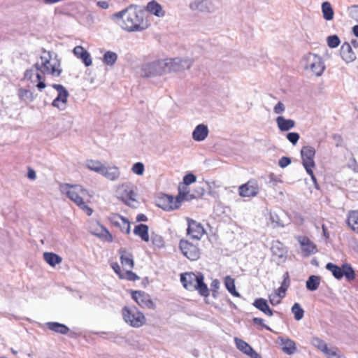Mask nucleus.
<instances>
[{
  "instance_id": "obj_1",
  "label": "nucleus",
  "mask_w": 358,
  "mask_h": 358,
  "mask_svg": "<svg viewBox=\"0 0 358 358\" xmlns=\"http://www.w3.org/2000/svg\"><path fill=\"white\" fill-rule=\"evenodd\" d=\"M61 61L57 55L51 52L44 51L32 69L27 70L24 73V78L36 84L39 90L46 87L45 83V75H50L52 77H58L61 75Z\"/></svg>"
},
{
  "instance_id": "obj_2",
  "label": "nucleus",
  "mask_w": 358,
  "mask_h": 358,
  "mask_svg": "<svg viewBox=\"0 0 358 358\" xmlns=\"http://www.w3.org/2000/svg\"><path fill=\"white\" fill-rule=\"evenodd\" d=\"M115 15L122 18L120 26L128 31H143L150 26L148 20L144 18L142 11L127 8Z\"/></svg>"
},
{
  "instance_id": "obj_3",
  "label": "nucleus",
  "mask_w": 358,
  "mask_h": 358,
  "mask_svg": "<svg viewBox=\"0 0 358 358\" xmlns=\"http://www.w3.org/2000/svg\"><path fill=\"white\" fill-rule=\"evenodd\" d=\"M63 191L67 197L82 209L87 215H91L93 209L87 206L90 202L92 196L89 192L78 185L64 184L62 186Z\"/></svg>"
},
{
  "instance_id": "obj_4",
  "label": "nucleus",
  "mask_w": 358,
  "mask_h": 358,
  "mask_svg": "<svg viewBox=\"0 0 358 358\" xmlns=\"http://www.w3.org/2000/svg\"><path fill=\"white\" fill-rule=\"evenodd\" d=\"M180 282L188 291H197L203 296H209V289L204 282L203 275L201 273L186 272L180 274Z\"/></svg>"
},
{
  "instance_id": "obj_5",
  "label": "nucleus",
  "mask_w": 358,
  "mask_h": 358,
  "mask_svg": "<svg viewBox=\"0 0 358 358\" xmlns=\"http://www.w3.org/2000/svg\"><path fill=\"white\" fill-rule=\"evenodd\" d=\"M173 63H176V59L157 61L144 64L141 69L140 75L141 77L148 78L150 76L162 75L172 71H176L178 69L173 66Z\"/></svg>"
},
{
  "instance_id": "obj_6",
  "label": "nucleus",
  "mask_w": 358,
  "mask_h": 358,
  "mask_svg": "<svg viewBox=\"0 0 358 358\" xmlns=\"http://www.w3.org/2000/svg\"><path fill=\"white\" fill-rule=\"evenodd\" d=\"M136 187L131 182H124L115 187L117 198L128 206L136 208L137 200Z\"/></svg>"
},
{
  "instance_id": "obj_7",
  "label": "nucleus",
  "mask_w": 358,
  "mask_h": 358,
  "mask_svg": "<svg viewBox=\"0 0 358 358\" xmlns=\"http://www.w3.org/2000/svg\"><path fill=\"white\" fill-rule=\"evenodd\" d=\"M122 315L124 321L129 326L139 328L143 326L146 319L143 313L136 307L124 306L122 309Z\"/></svg>"
},
{
  "instance_id": "obj_8",
  "label": "nucleus",
  "mask_w": 358,
  "mask_h": 358,
  "mask_svg": "<svg viewBox=\"0 0 358 358\" xmlns=\"http://www.w3.org/2000/svg\"><path fill=\"white\" fill-rule=\"evenodd\" d=\"M301 155L303 161V165L306 172L311 177L313 182L316 183L317 179L313 173V169L315 166V163L314 161L315 155V148L309 145L303 146L301 150Z\"/></svg>"
},
{
  "instance_id": "obj_9",
  "label": "nucleus",
  "mask_w": 358,
  "mask_h": 358,
  "mask_svg": "<svg viewBox=\"0 0 358 358\" xmlns=\"http://www.w3.org/2000/svg\"><path fill=\"white\" fill-rule=\"evenodd\" d=\"M326 268L329 271L337 280H341L343 276H345L348 281H352L356 277L354 269L348 264H344L341 267H340L331 262H329L327 264Z\"/></svg>"
},
{
  "instance_id": "obj_10",
  "label": "nucleus",
  "mask_w": 358,
  "mask_h": 358,
  "mask_svg": "<svg viewBox=\"0 0 358 358\" xmlns=\"http://www.w3.org/2000/svg\"><path fill=\"white\" fill-rule=\"evenodd\" d=\"M303 61L306 69L310 70L313 74L316 76L322 75L324 70V66L320 57L313 53H308L304 57Z\"/></svg>"
},
{
  "instance_id": "obj_11",
  "label": "nucleus",
  "mask_w": 358,
  "mask_h": 358,
  "mask_svg": "<svg viewBox=\"0 0 358 358\" xmlns=\"http://www.w3.org/2000/svg\"><path fill=\"white\" fill-rule=\"evenodd\" d=\"M179 248L182 255L190 261H196L201 257V250L195 245L186 239H181L179 242Z\"/></svg>"
},
{
  "instance_id": "obj_12",
  "label": "nucleus",
  "mask_w": 358,
  "mask_h": 358,
  "mask_svg": "<svg viewBox=\"0 0 358 358\" xmlns=\"http://www.w3.org/2000/svg\"><path fill=\"white\" fill-rule=\"evenodd\" d=\"M186 221L187 224V235L192 239L201 240L206 234L202 224L189 217H186Z\"/></svg>"
},
{
  "instance_id": "obj_13",
  "label": "nucleus",
  "mask_w": 358,
  "mask_h": 358,
  "mask_svg": "<svg viewBox=\"0 0 358 358\" xmlns=\"http://www.w3.org/2000/svg\"><path fill=\"white\" fill-rule=\"evenodd\" d=\"M259 192V186L255 179H250L238 187V194L241 197H255Z\"/></svg>"
},
{
  "instance_id": "obj_14",
  "label": "nucleus",
  "mask_w": 358,
  "mask_h": 358,
  "mask_svg": "<svg viewBox=\"0 0 358 358\" xmlns=\"http://www.w3.org/2000/svg\"><path fill=\"white\" fill-rule=\"evenodd\" d=\"M131 298L143 308L154 309L155 306L150 296L141 290L131 292Z\"/></svg>"
},
{
  "instance_id": "obj_15",
  "label": "nucleus",
  "mask_w": 358,
  "mask_h": 358,
  "mask_svg": "<svg viewBox=\"0 0 358 358\" xmlns=\"http://www.w3.org/2000/svg\"><path fill=\"white\" fill-rule=\"evenodd\" d=\"M157 205L164 210L170 211L179 208L180 201L172 196L163 194L157 200Z\"/></svg>"
},
{
  "instance_id": "obj_16",
  "label": "nucleus",
  "mask_w": 358,
  "mask_h": 358,
  "mask_svg": "<svg viewBox=\"0 0 358 358\" xmlns=\"http://www.w3.org/2000/svg\"><path fill=\"white\" fill-rule=\"evenodd\" d=\"M90 229L91 234L101 238L104 241L111 243L113 240V236L109 231L98 222L92 223Z\"/></svg>"
},
{
  "instance_id": "obj_17",
  "label": "nucleus",
  "mask_w": 358,
  "mask_h": 358,
  "mask_svg": "<svg viewBox=\"0 0 358 358\" xmlns=\"http://www.w3.org/2000/svg\"><path fill=\"white\" fill-rule=\"evenodd\" d=\"M109 220L113 226L119 228L122 233L130 234V222L127 218L118 214H114L109 218Z\"/></svg>"
},
{
  "instance_id": "obj_18",
  "label": "nucleus",
  "mask_w": 358,
  "mask_h": 358,
  "mask_svg": "<svg viewBox=\"0 0 358 358\" xmlns=\"http://www.w3.org/2000/svg\"><path fill=\"white\" fill-rule=\"evenodd\" d=\"M297 241L300 243L301 250L305 256L317 252V245L307 236H300L297 237Z\"/></svg>"
},
{
  "instance_id": "obj_19",
  "label": "nucleus",
  "mask_w": 358,
  "mask_h": 358,
  "mask_svg": "<svg viewBox=\"0 0 358 358\" xmlns=\"http://www.w3.org/2000/svg\"><path fill=\"white\" fill-rule=\"evenodd\" d=\"M52 87L58 92L57 96L53 100L52 106L60 108L66 103L69 93L64 86L59 84H53Z\"/></svg>"
},
{
  "instance_id": "obj_20",
  "label": "nucleus",
  "mask_w": 358,
  "mask_h": 358,
  "mask_svg": "<svg viewBox=\"0 0 358 358\" xmlns=\"http://www.w3.org/2000/svg\"><path fill=\"white\" fill-rule=\"evenodd\" d=\"M234 342L236 348L243 353L247 355L251 358H262L261 355L255 352L253 348L245 341L235 338Z\"/></svg>"
},
{
  "instance_id": "obj_21",
  "label": "nucleus",
  "mask_w": 358,
  "mask_h": 358,
  "mask_svg": "<svg viewBox=\"0 0 358 358\" xmlns=\"http://www.w3.org/2000/svg\"><path fill=\"white\" fill-rule=\"evenodd\" d=\"M345 224L352 232L358 235V209L351 210L348 212Z\"/></svg>"
},
{
  "instance_id": "obj_22",
  "label": "nucleus",
  "mask_w": 358,
  "mask_h": 358,
  "mask_svg": "<svg viewBox=\"0 0 358 358\" xmlns=\"http://www.w3.org/2000/svg\"><path fill=\"white\" fill-rule=\"evenodd\" d=\"M118 253L122 266L126 269H132L134 266L133 255L125 248H120Z\"/></svg>"
},
{
  "instance_id": "obj_23",
  "label": "nucleus",
  "mask_w": 358,
  "mask_h": 358,
  "mask_svg": "<svg viewBox=\"0 0 358 358\" xmlns=\"http://www.w3.org/2000/svg\"><path fill=\"white\" fill-rule=\"evenodd\" d=\"M73 54L81 59L86 66L92 64V61L90 53L81 45H77L73 48Z\"/></svg>"
},
{
  "instance_id": "obj_24",
  "label": "nucleus",
  "mask_w": 358,
  "mask_h": 358,
  "mask_svg": "<svg viewBox=\"0 0 358 358\" xmlns=\"http://www.w3.org/2000/svg\"><path fill=\"white\" fill-rule=\"evenodd\" d=\"M340 54L342 59L348 63L351 62L356 59V55L354 53L351 45L348 43H344L341 45Z\"/></svg>"
},
{
  "instance_id": "obj_25",
  "label": "nucleus",
  "mask_w": 358,
  "mask_h": 358,
  "mask_svg": "<svg viewBox=\"0 0 358 358\" xmlns=\"http://www.w3.org/2000/svg\"><path fill=\"white\" fill-rule=\"evenodd\" d=\"M146 10L159 17H162L165 15V11L162 6L155 0L151 1L147 4Z\"/></svg>"
},
{
  "instance_id": "obj_26",
  "label": "nucleus",
  "mask_w": 358,
  "mask_h": 358,
  "mask_svg": "<svg viewBox=\"0 0 358 358\" xmlns=\"http://www.w3.org/2000/svg\"><path fill=\"white\" fill-rule=\"evenodd\" d=\"M208 132L206 125L203 124H199L192 133V138L196 141H203L208 136Z\"/></svg>"
},
{
  "instance_id": "obj_27",
  "label": "nucleus",
  "mask_w": 358,
  "mask_h": 358,
  "mask_svg": "<svg viewBox=\"0 0 358 358\" xmlns=\"http://www.w3.org/2000/svg\"><path fill=\"white\" fill-rule=\"evenodd\" d=\"M103 170L100 174L103 175L105 178L110 180H115L118 179L120 172L116 166H104Z\"/></svg>"
},
{
  "instance_id": "obj_28",
  "label": "nucleus",
  "mask_w": 358,
  "mask_h": 358,
  "mask_svg": "<svg viewBox=\"0 0 358 358\" xmlns=\"http://www.w3.org/2000/svg\"><path fill=\"white\" fill-rule=\"evenodd\" d=\"M281 346L282 351L289 355L294 354L296 351V343L289 338H282Z\"/></svg>"
},
{
  "instance_id": "obj_29",
  "label": "nucleus",
  "mask_w": 358,
  "mask_h": 358,
  "mask_svg": "<svg viewBox=\"0 0 358 358\" xmlns=\"http://www.w3.org/2000/svg\"><path fill=\"white\" fill-rule=\"evenodd\" d=\"M276 122L279 129L282 131H288L295 126V122L293 120L285 119L282 116L278 117Z\"/></svg>"
},
{
  "instance_id": "obj_30",
  "label": "nucleus",
  "mask_w": 358,
  "mask_h": 358,
  "mask_svg": "<svg viewBox=\"0 0 358 358\" xmlns=\"http://www.w3.org/2000/svg\"><path fill=\"white\" fill-rule=\"evenodd\" d=\"M46 327L51 331L61 334H67L70 329L69 328L64 324H61L56 322H50L46 323Z\"/></svg>"
},
{
  "instance_id": "obj_31",
  "label": "nucleus",
  "mask_w": 358,
  "mask_h": 358,
  "mask_svg": "<svg viewBox=\"0 0 358 358\" xmlns=\"http://www.w3.org/2000/svg\"><path fill=\"white\" fill-rule=\"evenodd\" d=\"M253 305L268 316H272L273 314L272 310L268 306L266 300L264 299L259 298L256 299Z\"/></svg>"
},
{
  "instance_id": "obj_32",
  "label": "nucleus",
  "mask_w": 358,
  "mask_h": 358,
  "mask_svg": "<svg viewBox=\"0 0 358 358\" xmlns=\"http://www.w3.org/2000/svg\"><path fill=\"white\" fill-rule=\"evenodd\" d=\"M134 233L141 237L145 241L148 242L150 237L148 234V227L144 224H140L134 227Z\"/></svg>"
},
{
  "instance_id": "obj_33",
  "label": "nucleus",
  "mask_w": 358,
  "mask_h": 358,
  "mask_svg": "<svg viewBox=\"0 0 358 358\" xmlns=\"http://www.w3.org/2000/svg\"><path fill=\"white\" fill-rule=\"evenodd\" d=\"M210 3L208 0H199L192 2L190 4V8L193 10L201 12L209 11Z\"/></svg>"
},
{
  "instance_id": "obj_34",
  "label": "nucleus",
  "mask_w": 358,
  "mask_h": 358,
  "mask_svg": "<svg viewBox=\"0 0 358 358\" xmlns=\"http://www.w3.org/2000/svg\"><path fill=\"white\" fill-rule=\"evenodd\" d=\"M43 259L51 266H55L62 261V258L58 255L48 252L43 253Z\"/></svg>"
},
{
  "instance_id": "obj_35",
  "label": "nucleus",
  "mask_w": 358,
  "mask_h": 358,
  "mask_svg": "<svg viewBox=\"0 0 358 358\" xmlns=\"http://www.w3.org/2000/svg\"><path fill=\"white\" fill-rule=\"evenodd\" d=\"M224 285L229 292L234 296L240 297V294L236 291L235 286V280L230 275H227L224 278Z\"/></svg>"
},
{
  "instance_id": "obj_36",
  "label": "nucleus",
  "mask_w": 358,
  "mask_h": 358,
  "mask_svg": "<svg viewBox=\"0 0 358 358\" xmlns=\"http://www.w3.org/2000/svg\"><path fill=\"white\" fill-rule=\"evenodd\" d=\"M323 17L326 20H331L334 18V10L329 2L325 1L322 4Z\"/></svg>"
},
{
  "instance_id": "obj_37",
  "label": "nucleus",
  "mask_w": 358,
  "mask_h": 358,
  "mask_svg": "<svg viewBox=\"0 0 358 358\" xmlns=\"http://www.w3.org/2000/svg\"><path fill=\"white\" fill-rule=\"evenodd\" d=\"M86 166L88 169L101 173L103 170L104 165L98 160H87L86 162Z\"/></svg>"
},
{
  "instance_id": "obj_38",
  "label": "nucleus",
  "mask_w": 358,
  "mask_h": 358,
  "mask_svg": "<svg viewBox=\"0 0 358 358\" xmlns=\"http://www.w3.org/2000/svg\"><path fill=\"white\" fill-rule=\"evenodd\" d=\"M320 285V278L316 275H311L306 281V287L310 291L316 290Z\"/></svg>"
},
{
  "instance_id": "obj_39",
  "label": "nucleus",
  "mask_w": 358,
  "mask_h": 358,
  "mask_svg": "<svg viewBox=\"0 0 358 358\" xmlns=\"http://www.w3.org/2000/svg\"><path fill=\"white\" fill-rule=\"evenodd\" d=\"M117 55L115 52L107 51L103 58V62L105 64L113 66L117 61Z\"/></svg>"
},
{
  "instance_id": "obj_40",
  "label": "nucleus",
  "mask_w": 358,
  "mask_h": 358,
  "mask_svg": "<svg viewBox=\"0 0 358 358\" xmlns=\"http://www.w3.org/2000/svg\"><path fill=\"white\" fill-rule=\"evenodd\" d=\"M311 343L313 346H315V348H317L318 350L323 352H327L328 350L327 343L323 340L318 337L313 338Z\"/></svg>"
},
{
  "instance_id": "obj_41",
  "label": "nucleus",
  "mask_w": 358,
  "mask_h": 358,
  "mask_svg": "<svg viewBox=\"0 0 358 358\" xmlns=\"http://www.w3.org/2000/svg\"><path fill=\"white\" fill-rule=\"evenodd\" d=\"M292 312L294 315V319L297 321L301 320L303 317L304 310L298 303H295L293 305L292 307Z\"/></svg>"
},
{
  "instance_id": "obj_42",
  "label": "nucleus",
  "mask_w": 358,
  "mask_h": 358,
  "mask_svg": "<svg viewBox=\"0 0 358 358\" xmlns=\"http://www.w3.org/2000/svg\"><path fill=\"white\" fill-rule=\"evenodd\" d=\"M271 252L273 255L277 256L280 259L286 257V251L283 248H280L278 245H273L271 247Z\"/></svg>"
},
{
  "instance_id": "obj_43",
  "label": "nucleus",
  "mask_w": 358,
  "mask_h": 358,
  "mask_svg": "<svg viewBox=\"0 0 358 358\" xmlns=\"http://www.w3.org/2000/svg\"><path fill=\"white\" fill-rule=\"evenodd\" d=\"M120 279H126L129 281H136L139 279V277L130 270L122 272Z\"/></svg>"
},
{
  "instance_id": "obj_44",
  "label": "nucleus",
  "mask_w": 358,
  "mask_h": 358,
  "mask_svg": "<svg viewBox=\"0 0 358 358\" xmlns=\"http://www.w3.org/2000/svg\"><path fill=\"white\" fill-rule=\"evenodd\" d=\"M151 241L152 245L158 248H162L164 245L163 238L159 235H152L151 237Z\"/></svg>"
},
{
  "instance_id": "obj_45",
  "label": "nucleus",
  "mask_w": 358,
  "mask_h": 358,
  "mask_svg": "<svg viewBox=\"0 0 358 358\" xmlns=\"http://www.w3.org/2000/svg\"><path fill=\"white\" fill-rule=\"evenodd\" d=\"M328 46L331 48H335L340 44V39L336 35H332L327 38Z\"/></svg>"
},
{
  "instance_id": "obj_46",
  "label": "nucleus",
  "mask_w": 358,
  "mask_h": 358,
  "mask_svg": "<svg viewBox=\"0 0 358 358\" xmlns=\"http://www.w3.org/2000/svg\"><path fill=\"white\" fill-rule=\"evenodd\" d=\"M290 286V278L288 272H286L283 275V280L281 282L280 285V289L283 290L284 292H287L289 287Z\"/></svg>"
},
{
  "instance_id": "obj_47",
  "label": "nucleus",
  "mask_w": 358,
  "mask_h": 358,
  "mask_svg": "<svg viewBox=\"0 0 358 358\" xmlns=\"http://www.w3.org/2000/svg\"><path fill=\"white\" fill-rule=\"evenodd\" d=\"M132 171L137 175H142L144 172V165L141 162L135 163L132 168Z\"/></svg>"
},
{
  "instance_id": "obj_48",
  "label": "nucleus",
  "mask_w": 358,
  "mask_h": 358,
  "mask_svg": "<svg viewBox=\"0 0 358 358\" xmlns=\"http://www.w3.org/2000/svg\"><path fill=\"white\" fill-rule=\"evenodd\" d=\"M300 136L296 132H290L287 134V138L290 141L293 145H296L298 142Z\"/></svg>"
},
{
  "instance_id": "obj_49",
  "label": "nucleus",
  "mask_w": 358,
  "mask_h": 358,
  "mask_svg": "<svg viewBox=\"0 0 358 358\" xmlns=\"http://www.w3.org/2000/svg\"><path fill=\"white\" fill-rule=\"evenodd\" d=\"M196 176L192 173H188L183 178V182L185 185H190L196 181Z\"/></svg>"
},
{
  "instance_id": "obj_50",
  "label": "nucleus",
  "mask_w": 358,
  "mask_h": 358,
  "mask_svg": "<svg viewBox=\"0 0 358 358\" xmlns=\"http://www.w3.org/2000/svg\"><path fill=\"white\" fill-rule=\"evenodd\" d=\"M291 163V159L287 157H282L280 159L278 164L281 168L287 166Z\"/></svg>"
},
{
  "instance_id": "obj_51",
  "label": "nucleus",
  "mask_w": 358,
  "mask_h": 358,
  "mask_svg": "<svg viewBox=\"0 0 358 358\" xmlns=\"http://www.w3.org/2000/svg\"><path fill=\"white\" fill-rule=\"evenodd\" d=\"M269 301L273 306H275L280 303L281 299H279L275 294H273L269 296Z\"/></svg>"
},
{
  "instance_id": "obj_52",
  "label": "nucleus",
  "mask_w": 358,
  "mask_h": 358,
  "mask_svg": "<svg viewBox=\"0 0 358 358\" xmlns=\"http://www.w3.org/2000/svg\"><path fill=\"white\" fill-rule=\"evenodd\" d=\"M276 114H280L285 111V106L282 102H278L273 108Z\"/></svg>"
},
{
  "instance_id": "obj_53",
  "label": "nucleus",
  "mask_w": 358,
  "mask_h": 358,
  "mask_svg": "<svg viewBox=\"0 0 358 358\" xmlns=\"http://www.w3.org/2000/svg\"><path fill=\"white\" fill-rule=\"evenodd\" d=\"M111 267L113 269V271H115V273L118 275V277L120 278V276L122 273V271L121 268H120V265L118 264V263H117V262L112 263Z\"/></svg>"
},
{
  "instance_id": "obj_54",
  "label": "nucleus",
  "mask_w": 358,
  "mask_h": 358,
  "mask_svg": "<svg viewBox=\"0 0 358 358\" xmlns=\"http://www.w3.org/2000/svg\"><path fill=\"white\" fill-rule=\"evenodd\" d=\"M328 358H339V355L336 350L328 348L327 352H324Z\"/></svg>"
},
{
  "instance_id": "obj_55",
  "label": "nucleus",
  "mask_w": 358,
  "mask_h": 358,
  "mask_svg": "<svg viewBox=\"0 0 358 358\" xmlns=\"http://www.w3.org/2000/svg\"><path fill=\"white\" fill-rule=\"evenodd\" d=\"M253 322L255 324H259L262 326L264 328H265L267 330H271L270 327H268L267 325H266L264 323V320L262 318L255 317L253 319Z\"/></svg>"
},
{
  "instance_id": "obj_56",
  "label": "nucleus",
  "mask_w": 358,
  "mask_h": 358,
  "mask_svg": "<svg viewBox=\"0 0 358 358\" xmlns=\"http://www.w3.org/2000/svg\"><path fill=\"white\" fill-rule=\"evenodd\" d=\"M27 177L30 180H35L36 179V172L34 171V169H32L31 168H29L28 173H27Z\"/></svg>"
},
{
  "instance_id": "obj_57",
  "label": "nucleus",
  "mask_w": 358,
  "mask_h": 358,
  "mask_svg": "<svg viewBox=\"0 0 358 358\" xmlns=\"http://www.w3.org/2000/svg\"><path fill=\"white\" fill-rule=\"evenodd\" d=\"M277 296H278V298L279 299H282L286 295V292H284L283 290L280 289V287L278 288L275 291V293Z\"/></svg>"
},
{
  "instance_id": "obj_58",
  "label": "nucleus",
  "mask_w": 358,
  "mask_h": 358,
  "mask_svg": "<svg viewBox=\"0 0 358 358\" xmlns=\"http://www.w3.org/2000/svg\"><path fill=\"white\" fill-rule=\"evenodd\" d=\"M97 5L103 8V9H107L109 6L108 5V3L107 1H98L97 2Z\"/></svg>"
},
{
  "instance_id": "obj_59",
  "label": "nucleus",
  "mask_w": 358,
  "mask_h": 358,
  "mask_svg": "<svg viewBox=\"0 0 358 358\" xmlns=\"http://www.w3.org/2000/svg\"><path fill=\"white\" fill-rule=\"evenodd\" d=\"M323 234L325 236V238H329V233L328 231L327 227L325 224H322V226Z\"/></svg>"
},
{
  "instance_id": "obj_60",
  "label": "nucleus",
  "mask_w": 358,
  "mask_h": 358,
  "mask_svg": "<svg viewBox=\"0 0 358 358\" xmlns=\"http://www.w3.org/2000/svg\"><path fill=\"white\" fill-rule=\"evenodd\" d=\"M136 220H137V221L145 222V221H147L148 218H147V217L145 215L139 214V215H137Z\"/></svg>"
},
{
  "instance_id": "obj_61",
  "label": "nucleus",
  "mask_w": 358,
  "mask_h": 358,
  "mask_svg": "<svg viewBox=\"0 0 358 358\" xmlns=\"http://www.w3.org/2000/svg\"><path fill=\"white\" fill-rule=\"evenodd\" d=\"M27 94H30V92L29 90H20L19 95H20V97H22V96L27 95Z\"/></svg>"
},
{
  "instance_id": "obj_62",
  "label": "nucleus",
  "mask_w": 358,
  "mask_h": 358,
  "mask_svg": "<svg viewBox=\"0 0 358 358\" xmlns=\"http://www.w3.org/2000/svg\"><path fill=\"white\" fill-rule=\"evenodd\" d=\"M353 34L358 37V25H355L352 28Z\"/></svg>"
},
{
  "instance_id": "obj_63",
  "label": "nucleus",
  "mask_w": 358,
  "mask_h": 358,
  "mask_svg": "<svg viewBox=\"0 0 358 358\" xmlns=\"http://www.w3.org/2000/svg\"><path fill=\"white\" fill-rule=\"evenodd\" d=\"M175 59H176V63L175 64L173 63V66L178 69L177 71H179L180 70V67L178 66V62H181V60H179L177 58H176Z\"/></svg>"
},
{
  "instance_id": "obj_64",
  "label": "nucleus",
  "mask_w": 358,
  "mask_h": 358,
  "mask_svg": "<svg viewBox=\"0 0 358 358\" xmlns=\"http://www.w3.org/2000/svg\"><path fill=\"white\" fill-rule=\"evenodd\" d=\"M357 20H358V19H357Z\"/></svg>"
}]
</instances>
